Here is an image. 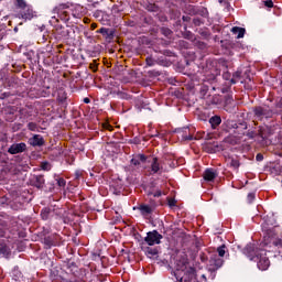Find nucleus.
<instances>
[{"instance_id": "obj_23", "label": "nucleus", "mask_w": 282, "mask_h": 282, "mask_svg": "<svg viewBox=\"0 0 282 282\" xmlns=\"http://www.w3.org/2000/svg\"><path fill=\"white\" fill-rule=\"evenodd\" d=\"M0 254H2V257H10L11 251H10V247H8V245L0 242Z\"/></svg>"}, {"instance_id": "obj_48", "label": "nucleus", "mask_w": 282, "mask_h": 282, "mask_svg": "<svg viewBox=\"0 0 282 282\" xmlns=\"http://www.w3.org/2000/svg\"><path fill=\"white\" fill-rule=\"evenodd\" d=\"M66 184L67 182L65 181V178L61 177L57 180V186H59L61 188L65 187Z\"/></svg>"}, {"instance_id": "obj_5", "label": "nucleus", "mask_w": 282, "mask_h": 282, "mask_svg": "<svg viewBox=\"0 0 282 282\" xmlns=\"http://www.w3.org/2000/svg\"><path fill=\"white\" fill-rule=\"evenodd\" d=\"M72 32H74V29H72V26L58 25L55 29V39L56 41H69Z\"/></svg>"}, {"instance_id": "obj_6", "label": "nucleus", "mask_w": 282, "mask_h": 282, "mask_svg": "<svg viewBox=\"0 0 282 282\" xmlns=\"http://www.w3.org/2000/svg\"><path fill=\"white\" fill-rule=\"evenodd\" d=\"M162 239H163V236L160 232H158V230H153L147 234V237L144 238V242L148 246H155V245H160Z\"/></svg>"}, {"instance_id": "obj_31", "label": "nucleus", "mask_w": 282, "mask_h": 282, "mask_svg": "<svg viewBox=\"0 0 282 282\" xmlns=\"http://www.w3.org/2000/svg\"><path fill=\"white\" fill-rule=\"evenodd\" d=\"M99 34H102V36H106L107 39H113V31L107 28H101L99 30Z\"/></svg>"}, {"instance_id": "obj_19", "label": "nucleus", "mask_w": 282, "mask_h": 282, "mask_svg": "<svg viewBox=\"0 0 282 282\" xmlns=\"http://www.w3.org/2000/svg\"><path fill=\"white\" fill-rule=\"evenodd\" d=\"M137 208L140 210L141 215H143V217H147V215H151V213H153V207L150 205H140Z\"/></svg>"}, {"instance_id": "obj_34", "label": "nucleus", "mask_w": 282, "mask_h": 282, "mask_svg": "<svg viewBox=\"0 0 282 282\" xmlns=\"http://www.w3.org/2000/svg\"><path fill=\"white\" fill-rule=\"evenodd\" d=\"M67 4H59L53 9V14H57V17L63 12V10H67Z\"/></svg>"}, {"instance_id": "obj_50", "label": "nucleus", "mask_w": 282, "mask_h": 282, "mask_svg": "<svg viewBox=\"0 0 282 282\" xmlns=\"http://www.w3.org/2000/svg\"><path fill=\"white\" fill-rule=\"evenodd\" d=\"M254 197H256L254 193H249L247 196L248 203L252 204V202H254Z\"/></svg>"}, {"instance_id": "obj_54", "label": "nucleus", "mask_w": 282, "mask_h": 282, "mask_svg": "<svg viewBox=\"0 0 282 282\" xmlns=\"http://www.w3.org/2000/svg\"><path fill=\"white\" fill-rule=\"evenodd\" d=\"M225 102H226V105H230V102H232V96L227 95V96L225 97Z\"/></svg>"}, {"instance_id": "obj_39", "label": "nucleus", "mask_w": 282, "mask_h": 282, "mask_svg": "<svg viewBox=\"0 0 282 282\" xmlns=\"http://www.w3.org/2000/svg\"><path fill=\"white\" fill-rule=\"evenodd\" d=\"M145 63H147L148 67H154V65H155L154 55H149V56L145 58Z\"/></svg>"}, {"instance_id": "obj_35", "label": "nucleus", "mask_w": 282, "mask_h": 282, "mask_svg": "<svg viewBox=\"0 0 282 282\" xmlns=\"http://www.w3.org/2000/svg\"><path fill=\"white\" fill-rule=\"evenodd\" d=\"M145 8L148 12H160V7L155 3H148Z\"/></svg>"}, {"instance_id": "obj_62", "label": "nucleus", "mask_w": 282, "mask_h": 282, "mask_svg": "<svg viewBox=\"0 0 282 282\" xmlns=\"http://www.w3.org/2000/svg\"><path fill=\"white\" fill-rule=\"evenodd\" d=\"M169 206L171 207L175 206V199H169Z\"/></svg>"}, {"instance_id": "obj_52", "label": "nucleus", "mask_w": 282, "mask_h": 282, "mask_svg": "<svg viewBox=\"0 0 282 282\" xmlns=\"http://www.w3.org/2000/svg\"><path fill=\"white\" fill-rule=\"evenodd\" d=\"M118 96H119V98H121L122 100L129 99V95H128L127 93L120 91V93H118Z\"/></svg>"}, {"instance_id": "obj_7", "label": "nucleus", "mask_w": 282, "mask_h": 282, "mask_svg": "<svg viewBox=\"0 0 282 282\" xmlns=\"http://www.w3.org/2000/svg\"><path fill=\"white\" fill-rule=\"evenodd\" d=\"M224 265V260L217 256V253H213L209 258V263H208V271L209 272H217L219 268Z\"/></svg>"}, {"instance_id": "obj_61", "label": "nucleus", "mask_w": 282, "mask_h": 282, "mask_svg": "<svg viewBox=\"0 0 282 282\" xmlns=\"http://www.w3.org/2000/svg\"><path fill=\"white\" fill-rule=\"evenodd\" d=\"M167 164L171 166V169H175V166L177 165V162L172 161L171 163H167Z\"/></svg>"}, {"instance_id": "obj_8", "label": "nucleus", "mask_w": 282, "mask_h": 282, "mask_svg": "<svg viewBox=\"0 0 282 282\" xmlns=\"http://www.w3.org/2000/svg\"><path fill=\"white\" fill-rule=\"evenodd\" d=\"M28 151V144L25 142L13 143L8 149L10 155H18L19 153H25Z\"/></svg>"}, {"instance_id": "obj_37", "label": "nucleus", "mask_w": 282, "mask_h": 282, "mask_svg": "<svg viewBox=\"0 0 282 282\" xmlns=\"http://www.w3.org/2000/svg\"><path fill=\"white\" fill-rule=\"evenodd\" d=\"M43 243L44 246H46V248H52V246H54V240L52 239V237L47 236L44 237Z\"/></svg>"}, {"instance_id": "obj_24", "label": "nucleus", "mask_w": 282, "mask_h": 282, "mask_svg": "<svg viewBox=\"0 0 282 282\" xmlns=\"http://www.w3.org/2000/svg\"><path fill=\"white\" fill-rule=\"evenodd\" d=\"M194 47H197V50L205 51L208 50V44L206 42H202L200 40H194L193 42Z\"/></svg>"}, {"instance_id": "obj_40", "label": "nucleus", "mask_w": 282, "mask_h": 282, "mask_svg": "<svg viewBox=\"0 0 282 282\" xmlns=\"http://www.w3.org/2000/svg\"><path fill=\"white\" fill-rule=\"evenodd\" d=\"M41 217H42V219H44V221L50 219V208L42 209Z\"/></svg>"}, {"instance_id": "obj_9", "label": "nucleus", "mask_w": 282, "mask_h": 282, "mask_svg": "<svg viewBox=\"0 0 282 282\" xmlns=\"http://www.w3.org/2000/svg\"><path fill=\"white\" fill-rule=\"evenodd\" d=\"M182 272H184V276L180 279L181 282H191L193 281V279H195L197 274V270H195L194 267L189 265H187L186 269Z\"/></svg>"}, {"instance_id": "obj_64", "label": "nucleus", "mask_w": 282, "mask_h": 282, "mask_svg": "<svg viewBox=\"0 0 282 282\" xmlns=\"http://www.w3.org/2000/svg\"><path fill=\"white\" fill-rule=\"evenodd\" d=\"M84 102H85V105H89V102H91V100L86 97V98H84Z\"/></svg>"}, {"instance_id": "obj_14", "label": "nucleus", "mask_w": 282, "mask_h": 282, "mask_svg": "<svg viewBox=\"0 0 282 282\" xmlns=\"http://www.w3.org/2000/svg\"><path fill=\"white\" fill-rule=\"evenodd\" d=\"M258 135L261 138V140H268L270 135H272V128L265 126V127H260L258 130Z\"/></svg>"}, {"instance_id": "obj_16", "label": "nucleus", "mask_w": 282, "mask_h": 282, "mask_svg": "<svg viewBox=\"0 0 282 282\" xmlns=\"http://www.w3.org/2000/svg\"><path fill=\"white\" fill-rule=\"evenodd\" d=\"M216 177H217V172L213 169H207L204 172L205 182H214Z\"/></svg>"}, {"instance_id": "obj_51", "label": "nucleus", "mask_w": 282, "mask_h": 282, "mask_svg": "<svg viewBox=\"0 0 282 282\" xmlns=\"http://www.w3.org/2000/svg\"><path fill=\"white\" fill-rule=\"evenodd\" d=\"M148 195H153V197H162V191L158 189L155 193L149 192Z\"/></svg>"}, {"instance_id": "obj_30", "label": "nucleus", "mask_w": 282, "mask_h": 282, "mask_svg": "<svg viewBox=\"0 0 282 282\" xmlns=\"http://www.w3.org/2000/svg\"><path fill=\"white\" fill-rule=\"evenodd\" d=\"M230 127H231V129H235L237 131V129H248V123H246V121H242L239 123L232 121L230 123Z\"/></svg>"}, {"instance_id": "obj_1", "label": "nucleus", "mask_w": 282, "mask_h": 282, "mask_svg": "<svg viewBox=\"0 0 282 282\" xmlns=\"http://www.w3.org/2000/svg\"><path fill=\"white\" fill-rule=\"evenodd\" d=\"M243 254L250 259V261H256L259 270H268L270 268V259L268 258V252L264 249H257L254 245L249 243L243 249Z\"/></svg>"}, {"instance_id": "obj_53", "label": "nucleus", "mask_w": 282, "mask_h": 282, "mask_svg": "<svg viewBox=\"0 0 282 282\" xmlns=\"http://www.w3.org/2000/svg\"><path fill=\"white\" fill-rule=\"evenodd\" d=\"M246 129H242V128H237L235 133H237L238 135H245L246 134Z\"/></svg>"}, {"instance_id": "obj_20", "label": "nucleus", "mask_w": 282, "mask_h": 282, "mask_svg": "<svg viewBox=\"0 0 282 282\" xmlns=\"http://www.w3.org/2000/svg\"><path fill=\"white\" fill-rule=\"evenodd\" d=\"M198 34L204 39V41H210L212 33L208 28H200L198 30Z\"/></svg>"}, {"instance_id": "obj_27", "label": "nucleus", "mask_w": 282, "mask_h": 282, "mask_svg": "<svg viewBox=\"0 0 282 282\" xmlns=\"http://www.w3.org/2000/svg\"><path fill=\"white\" fill-rule=\"evenodd\" d=\"M232 34H238L237 39H243L245 34H246V29L243 28H239V26H234L231 29Z\"/></svg>"}, {"instance_id": "obj_36", "label": "nucleus", "mask_w": 282, "mask_h": 282, "mask_svg": "<svg viewBox=\"0 0 282 282\" xmlns=\"http://www.w3.org/2000/svg\"><path fill=\"white\" fill-rule=\"evenodd\" d=\"M226 245H221L217 248V257H219L221 259V257H225L226 256Z\"/></svg>"}, {"instance_id": "obj_45", "label": "nucleus", "mask_w": 282, "mask_h": 282, "mask_svg": "<svg viewBox=\"0 0 282 282\" xmlns=\"http://www.w3.org/2000/svg\"><path fill=\"white\" fill-rule=\"evenodd\" d=\"M28 129H29V131H37L39 126L35 122H29Z\"/></svg>"}, {"instance_id": "obj_13", "label": "nucleus", "mask_w": 282, "mask_h": 282, "mask_svg": "<svg viewBox=\"0 0 282 282\" xmlns=\"http://www.w3.org/2000/svg\"><path fill=\"white\" fill-rule=\"evenodd\" d=\"M30 147H45V139L41 134H34L29 139Z\"/></svg>"}, {"instance_id": "obj_11", "label": "nucleus", "mask_w": 282, "mask_h": 282, "mask_svg": "<svg viewBox=\"0 0 282 282\" xmlns=\"http://www.w3.org/2000/svg\"><path fill=\"white\" fill-rule=\"evenodd\" d=\"M175 133H178V138L183 141L193 140V134H191V129L188 128H178L175 130Z\"/></svg>"}, {"instance_id": "obj_26", "label": "nucleus", "mask_w": 282, "mask_h": 282, "mask_svg": "<svg viewBox=\"0 0 282 282\" xmlns=\"http://www.w3.org/2000/svg\"><path fill=\"white\" fill-rule=\"evenodd\" d=\"M197 14L198 17H203V19H208L209 17L208 9L206 7H197L196 15Z\"/></svg>"}, {"instance_id": "obj_58", "label": "nucleus", "mask_w": 282, "mask_h": 282, "mask_svg": "<svg viewBox=\"0 0 282 282\" xmlns=\"http://www.w3.org/2000/svg\"><path fill=\"white\" fill-rule=\"evenodd\" d=\"M182 21H184L185 23H188V22H191V17H188V15H183V17H182Z\"/></svg>"}, {"instance_id": "obj_63", "label": "nucleus", "mask_w": 282, "mask_h": 282, "mask_svg": "<svg viewBox=\"0 0 282 282\" xmlns=\"http://www.w3.org/2000/svg\"><path fill=\"white\" fill-rule=\"evenodd\" d=\"M8 96H10V94L3 93V94L0 95V98L3 100V98H8Z\"/></svg>"}, {"instance_id": "obj_32", "label": "nucleus", "mask_w": 282, "mask_h": 282, "mask_svg": "<svg viewBox=\"0 0 282 282\" xmlns=\"http://www.w3.org/2000/svg\"><path fill=\"white\" fill-rule=\"evenodd\" d=\"M161 34H163V36H165L166 39H171V36H173V31L166 26H163L160 29Z\"/></svg>"}, {"instance_id": "obj_4", "label": "nucleus", "mask_w": 282, "mask_h": 282, "mask_svg": "<svg viewBox=\"0 0 282 282\" xmlns=\"http://www.w3.org/2000/svg\"><path fill=\"white\" fill-rule=\"evenodd\" d=\"M172 156L171 154H165L162 156V159L158 156H153L151 161V175H162V172L164 171V166H166V162H171Z\"/></svg>"}, {"instance_id": "obj_10", "label": "nucleus", "mask_w": 282, "mask_h": 282, "mask_svg": "<svg viewBox=\"0 0 282 282\" xmlns=\"http://www.w3.org/2000/svg\"><path fill=\"white\" fill-rule=\"evenodd\" d=\"M31 186L39 188L40 191L45 188V177L43 175H34L31 178Z\"/></svg>"}, {"instance_id": "obj_59", "label": "nucleus", "mask_w": 282, "mask_h": 282, "mask_svg": "<svg viewBox=\"0 0 282 282\" xmlns=\"http://www.w3.org/2000/svg\"><path fill=\"white\" fill-rule=\"evenodd\" d=\"M180 45L182 47H188V42L182 40V41H180Z\"/></svg>"}, {"instance_id": "obj_2", "label": "nucleus", "mask_w": 282, "mask_h": 282, "mask_svg": "<svg viewBox=\"0 0 282 282\" xmlns=\"http://www.w3.org/2000/svg\"><path fill=\"white\" fill-rule=\"evenodd\" d=\"M262 232L264 239V246L272 243V246H282V240L276 237L274 230V218L265 217L262 223Z\"/></svg>"}, {"instance_id": "obj_29", "label": "nucleus", "mask_w": 282, "mask_h": 282, "mask_svg": "<svg viewBox=\"0 0 282 282\" xmlns=\"http://www.w3.org/2000/svg\"><path fill=\"white\" fill-rule=\"evenodd\" d=\"M227 162H229V165L231 169H235V171L239 170V166H241V163H239V160L234 158H228Z\"/></svg>"}, {"instance_id": "obj_60", "label": "nucleus", "mask_w": 282, "mask_h": 282, "mask_svg": "<svg viewBox=\"0 0 282 282\" xmlns=\"http://www.w3.org/2000/svg\"><path fill=\"white\" fill-rule=\"evenodd\" d=\"M154 64L160 65V55H154Z\"/></svg>"}, {"instance_id": "obj_43", "label": "nucleus", "mask_w": 282, "mask_h": 282, "mask_svg": "<svg viewBox=\"0 0 282 282\" xmlns=\"http://www.w3.org/2000/svg\"><path fill=\"white\" fill-rule=\"evenodd\" d=\"M41 169H42V171H51L52 165L50 164V162L45 161V162H42Z\"/></svg>"}, {"instance_id": "obj_12", "label": "nucleus", "mask_w": 282, "mask_h": 282, "mask_svg": "<svg viewBox=\"0 0 282 282\" xmlns=\"http://www.w3.org/2000/svg\"><path fill=\"white\" fill-rule=\"evenodd\" d=\"M175 265L177 272H184L186 268L188 267V258L186 256H183L182 258H176Z\"/></svg>"}, {"instance_id": "obj_25", "label": "nucleus", "mask_w": 282, "mask_h": 282, "mask_svg": "<svg viewBox=\"0 0 282 282\" xmlns=\"http://www.w3.org/2000/svg\"><path fill=\"white\" fill-rule=\"evenodd\" d=\"M209 123L212 124L213 129H217V127H219V124H221V117L219 116H213L212 118H209Z\"/></svg>"}, {"instance_id": "obj_38", "label": "nucleus", "mask_w": 282, "mask_h": 282, "mask_svg": "<svg viewBox=\"0 0 282 282\" xmlns=\"http://www.w3.org/2000/svg\"><path fill=\"white\" fill-rule=\"evenodd\" d=\"M7 230H9L10 232H14V230H17V221L10 220L9 223H7Z\"/></svg>"}, {"instance_id": "obj_18", "label": "nucleus", "mask_w": 282, "mask_h": 282, "mask_svg": "<svg viewBox=\"0 0 282 282\" xmlns=\"http://www.w3.org/2000/svg\"><path fill=\"white\" fill-rule=\"evenodd\" d=\"M197 8H198V6L186 4L184 8V12H185V14H189V17H196Z\"/></svg>"}, {"instance_id": "obj_22", "label": "nucleus", "mask_w": 282, "mask_h": 282, "mask_svg": "<svg viewBox=\"0 0 282 282\" xmlns=\"http://www.w3.org/2000/svg\"><path fill=\"white\" fill-rule=\"evenodd\" d=\"M142 250L150 259L158 254V248L142 247Z\"/></svg>"}, {"instance_id": "obj_46", "label": "nucleus", "mask_w": 282, "mask_h": 282, "mask_svg": "<svg viewBox=\"0 0 282 282\" xmlns=\"http://www.w3.org/2000/svg\"><path fill=\"white\" fill-rule=\"evenodd\" d=\"M193 23L194 25H196L197 28H199V25H204V21L199 18H194L193 19Z\"/></svg>"}, {"instance_id": "obj_28", "label": "nucleus", "mask_w": 282, "mask_h": 282, "mask_svg": "<svg viewBox=\"0 0 282 282\" xmlns=\"http://www.w3.org/2000/svg\"><path fill=\"white\" fill-rule=\"evenodd\" d=\"M183 39H186L187 41H191L192 43L195 42V40L197 39L195 36V34H193V32L191 31H186V26H185V32L182 33Z\"/></svg>"}, {"instance_id": "obj_21", "label": "nucleus", "mask_w": 282, "mask_h": 282, "mask_svg": "<svg viewBox=\"0 0 282 282\" xmlns=\"http://www.w3.org/2000/svg\"><path fill=\"white\" fill-rule=\"evenodd\" d=\"M159 65L161 67H171L173 65V62H171L166 56L161 55L159 56Z\"/></svg>"}, {"instance_id": "obj_56", "label": "nucleus", "mask_w": 282, "mask_h": 282, "mask_svg": "<svg viewBox=\"0 0 282 282\" xmlns=\"http://www.w3.org/2000/svg\"><path fill=\"white\" fill-rule=\"evenodd\" d=\"M256 160H257V162H263V154L258 153V154L256 155Z\"/></svg>"}, {"instance_id": "obj_33", "label": "nucleus", "mask_w": 282, "mask_h": 282, "mask_svg": "<svg viewBox=\"0 0 282 282\" xmlns=\"http://www.w3.org/2000/svg\"><path fill=\"white\" fill-rule=\"evenodd\" d=\"M6 230H8V223L6 220L0 221V237H6Z\"/></svg>"}, {"instance_id": "obj_15", "label": "nucleus", "mask_w": 282, "mask_h": 282, "mask_svg": "<svg viewBox=\"0 0 282 282\" xmlns=\"http://www.w3.org/2000/svg\"><path fill=\"white\" fill-rule=\"evenodd\" d=\"M132 166H140V163L144 164L147 162V155L144 154H137L131 159Z\"/></svg>"}, {"instance_id": "obj_57", "label": "nucleus", "mask_w": 282, "mask_h": 282, "mask_svg": "<svg viewBox=\"0 0 282 282\" xmlns=\"http://www.w3.org/2000/svg\"><path fill=\"white\" fill-rule=\"evenodd\" d=\"M232 76H234V78H236V79H237V78H241V70L235 72Z\"/></svg>"}, {"instance_id": "obj_3", "label": "nucleus", "mask_w": 282, "mask_h": 282, "mask_svg": "<svg viewBox=\"0 0 282 282\" xmlns=\"http://www.w3.org/2000/svg\"><path fill=\"white\" fill-rule=\"evenodd\" d=\"M252 113L254 120H258L259 122H265V120L274 118V113H276V110H274L273 106L262 104L260 106H254L252 108Z\"/></svg>"}, {"instance_id": "obj_17", "label": "nucleus", "mask_w": 282, "mask_h": 282, "mask_svg": "<svg viewBox=\"0 0 282 282\" xmlns=\"http://www.w3.org/2000/svg\"><path fill=\"white\" fill-rule=\"evenodd\" d=\"M19 18L24 19V21H31V19H34V11L28 8L19 14Z\"/></svg>"}, {"instance_id": "obj_49", "label": "nucleus", "mask_w": 282, "mask_h": 282, "mask_svg": "<svg viewBox=\"0 0 282 282\" xmlns=\"http://www.w3.org/2000/svg\"><path fill=\"white\" fill-rule=\"evenodd\" d=\"M265 8H274V2L272 0L263 1Z\"/></svg>"}, {"instance_id": "obj_42", "label": "nucleus", "mask_w": 282, "mask_h": 282, "mask_svg": "<svg viewBox=\"0 0 282 282\" xmlns=\"http://www.w3.org/2000/svg\"><path fill=\"white\" fill-rule=\"evenodd\" d=\"M162 56H165V58H171L172 56H175V53H173V51L171 50H164L163 52H161Z\"/></svg>"}, {"instance_id": "obj_44", "label": "nucleus", "mask_w": 282, "mask_h": 282, "mask_svg": "<svg viewBox=\"0 0 282 282\" xmlns=\"http://www.w3.org/2000/svg\"><path fill=\"white\" fill-rule=\"evenodd\" d=\"M17 6H18L21 10H25V8H28V3L25 2V0H17Z\"/></svg>"}, {"instance_id": "obj_55", "label": "nucleus", "mask_w": 282, "mask_h": 282, "mask_svg": "<svg viewBox=\"0 0 282 282\" xmlns=\"http://www.w3.org/2000/svg\"><path fill=\"white\" fill-rule=\"evenodd\" d=\"M219 3H223V6L227 9L230 8V2L226 1V0H219Z\"/></svg>"}, {"instance_id": "obj_41", "label": "nucleus", "mask_w": 282, "mask_h": 282, "mask_svg": "<svg viewBox=\"0 0 282 282\" xmlns=\"http://www.w3.org/2000/svg\"><path fill=\"white\" fill-rule=\"evenodd\" d=\"M225 111H227L228 113H236L237 111V107L235 106H230V105H225L224 106Z\"/></svg>"}, {"instance_id": "obj_47", "label": "nucleus", "mask_w": 282, "mask_h": 282, "mask_svg": "<svg viewBox=\"0 0 282 282\" xmlns=\"http://www.w3.org/2000/svg\"><path fill=\"white\" fill-rule=\"evenodd\" d=\"M257 135H259V133H256L254 131L247 132V138H249V140H254V138H257Z\"/></svg>"}]
</instances>
